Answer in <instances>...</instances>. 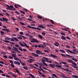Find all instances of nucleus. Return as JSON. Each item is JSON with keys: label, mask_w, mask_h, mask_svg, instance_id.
<instances>
[{"label": "nucleus", "mask_w": 78, "mask_h": 78, "mask_svg": "<svg viewBox=\"0 0 78 78\" xmlns=\"http://www.w3.org/2000/svg\"><path fill=\"white\" fill-rule=\"evenodd\" d=\"M6 6L7 8H6L7 9H8L9 10H15L16 9L14 8V6L12 5H6Z\"/></svg>", "instance_id": "1"}, {"label": "nucleus", "mask_w": 78, "mask_h": 78, "mask_svg": "<svg viewBox=\"0 0 78 78\" xmlns=\"http://www.w3.org/2000/svg\"><path fill=\"white\" fill-rule=\"evenodd\" d=\"M19 44H20V45H21V46H22V47H26V48H29V47H30L29 46H28V45H27V44L25 43V42H23V44H24V45H23L22 44V42H18Z\"/></svg>", "instance_id": "2"}, {"label": "nucleus", "mask_w": 78, "mask_h": 78, "mask_svg": "<svg viewBox=\"0 0 78 78\" xmlns=\"http://www.w3.org/2000/svg\"><path fill=\"white\" fill-rule=\"evenodd\" d=\"M27 27L28 28H31L32 29H34L35 30H41L42 29H41L40 28H36L35 27H31L30 26H27Z\"/></svg>", "instance_id": "3"}, {"label": "nucleus", "mask_w": 78, "mask_h": 78, "mask_svg": "<svg viewBox=\"0 0 78 78\" xmlns=\"http://www.w3.org/2000/svg\"><path fill=\"white\" fill-rule=\"evenodd\" d=\"M10 39H11V38H9L8 37H6L5 38V40H3V41L5 42H6V43H9L10 42L9 41H8L10 40ZM7 40H8V41H7Z\"/></svg>", "instance_id": "4"}, {"label": "nucleus", "mask_w": 78, "mask_h": 78, "mask_svg": "<svg viewBox=\"0 0 78 78\" xmlns=\"http://www.w3.org/2000/svg\"><path fill=\"white\" fill-rule=\"evenodd\" d=\"M31 42H36V43H39V42L36 39H32V41H30Z\"/></svg>", "instance_id": "5"}, {"label": "nucleus", "mask_w": 78, "mask_h": 78, "mask_svg": "<svg viewBox=\"0 0 78 78\" xmlns=\"http://www.w3.org/2000/svg\"><path fill=\"white\" fill-rule=\"evenodd\" d=\"M72 64L73 65H72L73 67L75 68V69H78V67L77 66V64H76V63H72Z\"/></svg>", "instance_id": "6"}, {"label": "nucleus", "mask_w": 78, "mask_h": 78, "mask_svg": "<svg viewBox=\"0 0 78 78\" xmlns=\"http://www.w3.org/2000/svg\"><path fill=\"white\" fill-rule=\"evenodd\" d=\"M61 55H62V56H63V57H66V56H69V58H72V57H73V56L70 55L68 54H66V55H65L63 54H61Z\"/></svg>", "instance_id": "7"}, {"label": "nucleus", "mask_w": 78, "mask_h": 78, "mask_svg": "<svg viewBox=\"0 0 78 78\" xmlns=\"http://www.w3.org/2000/svg\"><path fill=\"white\" fill-rule=\"evenodd\" d=\"M43 58L46 60V61H46V62H50V63H52V61H48L49 58H46L45 57H43Z\"/></svg>", "instance_id": "8"}, {"label": "nucleus", "mask_w": 78, "mask_h": 78, "mask_svg": "<svg viewBox=\"0 0 78 78\" xmlns=\"http://www.w3.org/2000/svg\"><path fill=\"white\" fill-rule=\"evenodd\" d=\"M9 62H10L11 63V66L12 67H13V68H14V67H15V66H14V63H13V62H12V60H9Z\"/></svg>", "instance_id": "9"}, {"label": "nucleus", "mask_w": 78, "mask_h": 78, "mask_svg": "<svg viewBox=\"0 0 78 78\" xmlns=\"http://www.w3.org/2000/svg\"><path fill=\"white\" fill-rule=\"evenodd\" d=\"M51 57H52L53 58H58V57L53 54H51L50 55Z\"/></svg>", "instance_id": "10"}, {"label": "nucleus", "mask_w": 78, "mask_h": 78, "mask_svg": "<svg viewBox=\"0 0 78 78\" xmlns=\"http://www.w3.org/2000/svg\"><path fill=\"white\" fill-rule=\"evenodd\" d=\"M2 19L3 20H2V18H1V19H0V20L1 21H2V22L4 21H6L5 22H8V20H7V19L4 18V17H2Z\"/></svg>", "instance_id": "11"}, {"label": "nucleus", "mask_w": 78, "mask_h": 78, "mask_svg": "<svg viewBox=\"0 0 78 78\" xmlns=\"http://www.w3.org/2000/svg\"><path fill=\"white\" fill-rule=\"evenodd\" d=\"M13 48L14 49H12V50H14V51H16V52H18V53H20V52L18 51V49L16 48L15 47H13Z\"/></svg>", "instance_id": "12"}, {"label": "nucleus", "mask_w": 78, "mask_h": 78, "mask_svg": "<svg viewBox=\"0 0 78 78\" xmlns=\"http://www.w3.org/2000/svg\"><path fill=\"white\" fill-rule=\"evenodd\" d=\"M2 31H6L7 32V33H10L11 32V31H10L8 29H5V28H4L2 30Z\"/></svg>", "instance_id": "13"}, {"label": "nucleus", "mask_w": 78, "mask_h": 78, "mask_svg": "<svg viewBox=\"0 0 78 78\" xmlns=\"http://www.w3.org/2000/svg\"><path fill=\"white\" fill-rule=\"evenodd\" d=\"M49 66H51V67H52V68H55L54 67H56L55 64H49Z\"/></svg>", "instance_id": "14"}, {"label": "nucleus", "mask_w": 78, "mask_h": 78, "mask_svg": "<svg viewBox=\"0 0 78 78\" xmlns=\"http://www.w3.org/2000/svg\"><path fill=\"white\" fill-rule=\"evenodd\" d=\"M31 54H32L33 56H35V57H38L39 56V55L36 54L34 53H32Z\"/></svg>", "instance_id": "15"}, {"label": "nucleus", "mask_w": 78, "mask_h": 78, "mask_svg": "<svg viewBox=\"0 0 78 78\" xmlns=\"http://www.w3.org/2000/svg\"><path fill=\"white\" fill-rule=\"evenodd\" d=\"M34 61V59H29V60H27V62H29V63H31L33 61Z\"/></svg>", "instance_id": "16"}, {"label": "nucleus", "mask_w": 78, "mask_h": 78, "mask_svg": "<svg viewBox=\"0 0 78 78\" xmlns=\"http://www.w3.org/2000/svg\"><path fill=\"white\" fill-rule=\"evenodd\" d=\"M54 45H55V46H56L57 47H58V45L59 46L60 45L58 42H55V43H54Z\"/></svg>", "instance_id": "17"}, {"label": "nucleus", "mask_w": 78, "mask_h": 78, "mask_svg": "<svg viewBox=\"0 0 78 78\" xmlns=\"http://www.w3.org/2000/svg\"><path fill=\"white\" fill-rule=\"evenodd\" d=\"M67 51H69V52H70L71 53H72L73 54H75V52L72 51H71L70 50H69L68 49H67Z\"/></svg>", "instance_id": "18"}, {"label": "nucleus", "mask_w": 78, "mask_h": 78, "mask_svg": "<svg viewBox=\"0 0 78 78\" xmlns=\"http://www.w3.org/2000/svg\"><path fill=\"white\" fill-rule=\"evenodd\" d=\"M41 51H39V50H36L37 53V54H39V55H40V54H41Z\"/></svg>", "instance_id": "19"}, {"label": "nucleus", "mask_w": 78, "mask_h": 78, "mask_svg": "<svg viewBox=\"0 0 78 78\" xmlns=\"http://www.w3.org/2000/svg\"><path fill=\"white\" fill-rule=\"evenodd\" d=\"M68 61L69 62V63H72V62H73V61H72L70 59H69L68 60Z\"/></svg>", "instance_id": "20"}, {"label": "nucleus", "mask_w": 78, "mask_h": 78, "mask_svg": "<svg viewBox=\"0 0 78 78\" xmlns=\"http://www.w3.org/2000/svg\"><path fill=\"white\" fill-rule=\"evenodd\" d=\"M13 39H14V40H15L16 41H17V42L19 41V40H18V39H17V38L16 37H13Z\"/></svg>", "instance_id": "21"}, {"label": "nucleus", "mask_w": 78, "mask_h": 78, "mask_svg": "<svg viewBox=\"0 0 78 78\" xmlns=\"http://www.w3.org/2000/svg\"><path fill=\"white\" fill-rule=\"evenodd\" d=\"M61 39H64V40H66V37L62 36L61 37Z\"/></svg>", "instance_id": "22"}, {"label": "nucleus", "mask_w": 78, "mask_h": 78, "mask_svg": "<svg viewBox=\"0 0 78 78\" xmlns=\"http://www.w3.org/2000/svg\"><path fill=\"white\" fill-rule=\"evenodd\" d=\"M29 75H30V76H31V77L32 78H35L34 76L33 75V74H32L31 73H30L29 74Z\"/></svg>", "instance_id": "23"}, {"label": "nucleus", "mask_w": 78, "mask_h": 78, "mask_svg": "<svg viewBox=\"0 0 78 78\" xmlns=\"http://www.w3.org/2000/svg\"><path fill=\"white\" fill-rule=\"evenodd\" d=\"M38 37L41 39H43V37L41 36V35H38Z\"/></svg>", "instance_id": "24"}, {"label": "nucleus", "mask_w": 78, "mask_h": 78, "mask_svg": "<svg viewBox=\"0 0 78 78\" xmlns=\"http://www.w3.org/2000/svg\"><path fill=\"white\" fill-rule=\"evenodd\" d=\"M60 51H61V52H62V53H66V52L65 51L63 50L60 49Z\"/></svg>", "instance_id": "25"}, {"label": "nucleus", "mask_w": 78, "mask_h": 78, "mask_svg": "<svg viewBox=\"0 0 78 78\" xmlns=\"http://www.w3.org/2000/svg\"><path fill=\"white\" fill-rule=\"evenodd\" d=\"M19 36H20L21 37H23V39H27V37H24V36H23L22 35H19Z\"/></svg>", "instance_id": "26"}, {"label": "nucleus", "mask_w": 78, "mask_h": 78, "mask_svg": "<svg viewBox=\"0 0 78 78\" xmlns=\"http://www.w3.org/2000/svg\"><path fill=\"white\" fill-rule=\"evenodd\" d=\"M1 35H2V36H3V35H4V34H5V33H4V32H3L2 31H1Z\"/></svg>", "instance_id": "27"}, {"label": "nucleus", "mask_w": 78, "mask_h": 78, "mask_svg": "<svg viewBox=\"0 0 78 78\" xmlns=\"http://www.w3.org/2000/svg\"><path fill=\"white\" fill-rule=\"evenodd\" d=\"M50 22H51V24H52V25H54V24L55 23H54V21H53V20H50Z\"/></svg>", "instance_id": "28"}, {"label": "nucleus", "mask_w": 78, "mask_h": 78, "mask_svg": "<svg viewBox=\"0 0 78 78\" xmlns=\"http://www.w3.org/2000/svg\"><path fill=\"white\" fill-rule=\"evenodd\" d=\"M72 76H73V77H74V78H78V76L76 75H73Z\"/></svg>", "instance_id": "29"}, {"label": "nucleus", "mask_w": 78, "mask_h": 78, "mask_svg": "<svg viewBox=\"0 0 78 78\" xmlns=\"http://www.w3.org/2000/svg\"><path fill=\"white\" fill-rule=\"evenodd\" d=\"M56 66L57 67H58L59 68H61L62 67V66L61 65H56Z\"/></svg>", "instance_id": "30"}, {"label": "nucleus", "mask_w": 78, "mask_h": 78, "mask_svg": "<svg viewBox=\"0 0 78 78\" xmlns=\"http://www.w3.org/2000/svg\"><path fill=\"white\" fill-rule=\"evenodd\" d=\"M23 69H25L26 70H28V67H27V66H24L23 67Z\"/></svg>", "instance_id": "31"}, {"label": "nucleus", "mask_w": 78, "mask_h": 78, "mask_svg": "<svg viewBox=\"0 0 78 78\" xmlns=\"http://www.w3.org/2000/svg\"><path fill=\"white\" fill-rule=\"evenodd\" d=\"M60 75L61 76H62V77L63 78L64 77V76L65 75H64V73H60Z\"/></svg>", "instance_id": "32"}, {"label": "nucleus", "mask_w": 78, "mask_h": 78, "mask_svg": "<svg viewBox=\"0 0 78 78\" xmlns=\"http://www.w3.org/2000/svg\"><path fill=\"white\" fill-rule=\"evenodd\" d=\"M12 57H14V58L16 57V54H12Z\"/></svg>", "instance_id": "33"}, {"label": "nucleus", "mask_w": 78, "mask_h": 78, "mask_svg": "<svg viewBox=\"0 0 78 78\" xmlns=\"http://www.w3.org/2000/svg\"><path fill=\"white\" fill-rule=\"evenodd\" d=\"M72 60H73V61H76V62H77V61H78V60L76 59L72 58Z\"/></svg>", "instance_id": "34"}, {"label": "nucleus", "mask_w": 78, "mask_h": 78, "mask_svg": "<svg viewBox=\"0 0 78 78\" xmlns=\"http://www.w3.org/2000/svg\"><path fill=\"white\" fill-rule=\"evenodd\" d=\"M20 12H21V13H22L23 14H25V13L22 11L20 10Z\"/></svg>", "instance_id": "35"}, {"label": "nucleus", "mask_w": 78, "mask_h": 78, "mask_svg": "<svg viewBox=\"0 0 78 78\" xmlns=\"http://www.w3.org/2000/svg\"><path fill=\"white\" fill-rule=\"evenodd\" d=\"M14 59L15 60H17V61H19V59L17 58L16 57H15V58H14Z\"/></svg>", "instance_id": "36"}, {"label": "nucleus", "mask_w": 78, "mask_h": 78, "mask_svg": "<svg viewBox=\"0 0 78 78\" xmlns=\"http://www.w3.org/2000/svg\"><path fill=\"white\" fill-rule=\"evenodd\" d=\"M73 51H75V52H76V53H78V51L76 49H73Z\"/></svg>", "instance_id": "37"}, {"label": "nucleus", "mask_w": 78, "mask_h": 78, "mask_svg": "<svg viewBox=\"0 0 78 78\" xmlns=\"http://www.w3.org/2000/svg\"><path fill=\"white\" fill-rule=\"evenodd\" d=\"M16 70L17 73H18V74H19V73H20V72H19V70L17 69H16Z\"/></svg>", "instance_id": "38"}, {"label": "nucleus", "mask_w": 78, "mask_h": 78, "mask_svg": "<svg viewBox=\"0 0 78 78\" xmlns=\"http://www.w3.org/2000/svg\"><path fill=\"white\" fill-rule=\"evenodd\" d=\"M15 47H19V48H20V47L19 46V45H18V44H15Z\"/></svg>", "instance_id": "39"}, {"label": "nucleus", "mask_w": 78, "mask_h": 78, "mask_svg": "<svg viewBox=\"0 0 78 78\" xmlns=\"http://www.w3.org/2000/svg\"><path fill=\"white\" fill-rule=\"evenodd\" d=\"M39 27L40 28H43V25H40L39 26Z\"/></svg>", "instance_id": "40"}, {"label": "nucleus", "mask_w": 78, "mask_h": 78, "mask_svg": "<svg viewBox=\"0 0 78 78\" xmlns=\"http://www.w3.org/2000/svg\"><path fill=\"white\" fill-rule=\"evenodd\" d=\"M31 67H34V69H37V68L35 66H33L31 65H29Z\"/></svg>", "instance_id": "41"}, {"label": "nucleus", "mask_w": 78, "mask_h": 78, "mask_svg": "<svg viewBox=\"0 0 78 78\" xmlns=\"http://www.w3.org/2000/svg\"><path fill=\"white\" fill-rule=\"evenodd\" d=\"M20 23L22 25H25V23H23L22 22H20Z\"/></svg>", "instance_id": "42"}, {"label": "nucleus", "mask_w": 78, "mask_h": 78, "mask_svg": "<svg viewBox=\"0 0 78 78\" xmlns=\"http://www.w3.org/2000/svg\"><path fill=\"white\" fill-rule=\"evenodd\" d=\"M10 41L12 42H14V41H15V40H14V39H13V38H11V39L10 40Z\"/></svg>", "instance_id": "43"}, {"label": "nucleus", "mask_w": 78, "mask_h": 78, "mask_svg": "<svg viewBox=\"0 0 78 78\" xmlns=\"http://www.w3.org/2000/svg\"><path fill=\"white\" fill-rule=\"evenodd\" d=\"M17 38H18V39L20 40H22V38L21 37H18Z\"/></svg>", "instance_id": "44"}, {"label": "nucleus", "mask_w": 78, "mask_h": 78, "mask_svg": "<svg viewBox=\"0 0 78 78\" xmlns=\"http://www.w3.org/2000/svg\"><path fill=\"white\" fill-rule=\"evenodd\" d=\"M62 63L63 64H67V63L66 62H62Z\"/></svg>", "instance_id": "45"}, {"label": "nucleus", "mask_w": 78, "mask_h": 78, "mask_svg": "<svg viewBox=\"0 0 78 78\" xmlns=\"http://www.w3.org/2000/svg\"><path fill=\"white\" fill-rule=\"evenodd\" d=\"M45 60L44 59H41V61H42V62L43 63V62H44L45 61Z\"/></svg>", "instance_id": "46"}, {"label": "nucleus", "mask_w": 78, "mask_h": 78, "mask_svg": "<svg viewBox=\"0 0 78 78\" xmlns=\"http://www.w3.org/2000/svg\"><path fill=\"white\" fill-rule=\"evenodd\" d=\"M41 70H42V72H44V73H45V72H47V71H45L44 70V69H41Z\"/></svg>", "instance_id": "47"}, {"label": "nucleus", "mask_w": 78, "mask_h": 78, "mask_svg": "<svg viewBox=\"0 0 78 78\" xmlns=\"http://www.w3.org/2000/svg\"><path fill=\"white\" fill-rule=\"evenodd\" d=\"M20 34H21V35H22L23 34V33L22 32H20Z\"/></svg>", "instance_id": "48"}, {"label": "nucleus", "mask_w": 78, "mask_h": 78, "mask_svg": "<svg viewBox=\"0 0 78 78\" xmlns=\"http://www.w3.org/2000/svg\"><path fill=\"white\" fill-rule=\"evenodd\" d=\"M37 71L38 73H39L40 75H42V73L41 72H40V71L38 70Z\"/></svg>", "instance_id": "49"}, {"label": "nucleus", "mask_w": 78, "mask_h": 78, "mask_svg": "<svg viewBox=\"0 0 78 78\" xmlns=\"http://www.w3.org/2000/svg\"><path fill=\"white\" fill-rule=\"evenodd\" d=\"M56 64V65H59V64L57 62L55 61L54 62Z\"/></svg>", "instance_id": "50"}, {"label": "nucleus", "mask_w": 78, "mask_h": 78, "mask_svg": "<svg viewBox=\"0 0 78 78\" xmlns=\"http://www.w3.org/2000/svg\"><path fill=\"white\" fill-rule=\"evenodd\" d=\"M14 7H15V8H19V7H17V5H16V4L15 5Z\"/></svg>", "instance_id": "51"}, {"label": "nucleus", "mask_w": 78, "mask_h": 78, "mask_svg": "<svg viewBox=\"0 0 78 78\" xmlns=\"http://www.w3.org/2000/svg\"><path fill=\"white\" fill-rule=\"evenodd\" d=\"M34 64L35 66H36L37 67H39V65H38L37 64L34 63Z\"/></svg>", "instance_id": "52"}, {"label": "nucleus", "mask_w": 78, "mask_h": 78, "mask_svg": "<svg viewBox=\"0 0 78 78\" xmlns=\"http://www.w3.org/2000/svg\"><path fill=\"white\" fill-rule=\"evenodd\" d=\"M66 38L68 39H69V40H71V38H70L68 36H67Z\"/></svg>", "instance_id": "53"}, {"label": "nucleus", "mask_w": 78, "mask_h": 78, "mask_svg": "<svg viewBox=\"0 0 78 78\" xmlns=\"http://www.w3.org/2000/svg\"><path fill=\"white\" fill-rule=\"evenodd\" d=\"M0 73H3L4 72H3L2 70H1V69H0Z\"/></svg>", "instance_id": "54"}, {"label": "nucleus", "mask_w": 78, "mask_h": 78, "mask_svg": "<svg viewBox=\"0 0 78 78\" xmlns=\"http://www.w3.org/2000/svg\"><path fill=\"white\" fill-rule=\"evenodd\" d=\"M12 76H13V77H14L15 78H16V75H12Z\"/></svg>", "instance_id": "55"}, {"label": "nucleus", "mask_w": 78, "mask_h": 78, "mask_svg": "<svg viewBox=\"0 0 78 78\" xmlns=\"http://www.w3.org/2000/svg\"><path fill=\"white\" fill-rule=\"evenodd\" d=\"M38 19H42V17L41 16H38Z\"/></svg>", "instance_id": "56"}, {"label": "nucleus", "mask_w": 78, "mask_h": 78, "mask_svg": "<svg viewBox=\"0 0 78 78\" xmlns=\"http://www.w3.org/2000/svg\"><path fill=\"white\" fill-rule=\"evenodd\" d=\"M3 57L4 58H6L7 59L8 58V57L6 55H4Z\"/></svg>", "instance_id": "57"}, {"label": "nucleus", "mask_w": 78, "mask_h": 78, "mask_svg": "<svg viewBox=\"0 0 78 78\" xmlns=\"http://www.w3.org/2000/svg\"><path fill=\"white\" fill-rule=\"evenodd\" d=\"M21 65L22 66H25V64L23 62L22 63Z\"/></svg>", "instance_id": "58"}, {"label": "nucleus", "mask_w": 78, "mask_h": 78, "mask_svg": "<svg viewBox=\"0 0 78 78\" xmlns=\"http://www.w3.org/2000/svg\"><path fill=\"white\" fill-rule=\"evenodd\" d=\"M43 64L45 65L46 66H48V65H47V64H46V63H45V62H44L43 63Z\"/></svg>", "instance_id": "59"}, {"label": "nucleus", "mask_w": 78, "mask_h": 78, "mask_svg": "<svg viewBox=\"0 0 78 78\" xmlns=\"http://www.w3.org/2000/svg\"><path fill=\"white\" fill-rule=\"evenodd\" d=\"M16 64H18V65H20V62H19L17 61V63H16Z\"/></svg>", "instance_id": "60"}, {"label": "nucleus", "mask_w": 78, "mask_h": 78, "mask_svg": "<svg viewBox=\"0 0 78 78\" xmlns=\"http://www.w3.org/2000/svg\"><path fill=\"white\" fill-rule=\"evenodd\" d=\"M23 51H25V52L27 51V49H23Z\"/></svg>", "instance_id": "61"}, {"label": "nucleus", "mask_w": 78, "mask_h": 78, "mask_svg": "<svg viewBox=\"0 0 78 78\" xmlns=\"http://www.w3.org/2000/svg\"><path fill=\"white\" fill-rule=\"evenodd\" d=\"M9 59H13V57H11V56H9Z\"/></svg>", "instance_id": "62"}, {"label": "nucleus", "mask_w": 78, "mask_h": 78, "mask_svg": "<svg viewBox=\"0 0 78 78\" xmlns=\"http://www.w3.org/2000/svg\"><path fill=\"white\" fill-rule=\"evenodd\" d=\"M64 78H70V77H67L66 76H64V77H63Z\"/></svg>", "instance_id": "63"}, {"label": "nucleus", "mask_w": 78, "mask_h": 78, "mask_svg": "<svg viewBox=\"0 0 78 78\" xmlns=\"http://www.w3.org/2000/svg\"><path fill=\"white\" fill-rule=\"evenodd\" d=\"M42 34H43L44 36V35H45V32H43L42 33Z\"/></svg>", "instance_id": "64"}]
</instances>
